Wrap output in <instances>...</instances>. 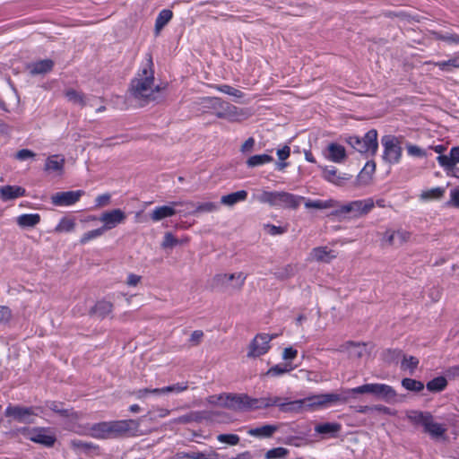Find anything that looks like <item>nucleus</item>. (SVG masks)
Listing matches in <instances>:
<instances>
[{"mask_svg":"<svg viewBox=\"0 0 459 459\" xmlns=\"http://www.w3.org/2000/svg\"><path fill=\"white\" fill-rule=\"evenodd\" d=\"M152 65L151 55H147L145 62L142 64L136 76L130 83V94L141 105L154 100L156 99L155 94L159 91V87L154 84Z\"/></svg>","mask_w":459,"mask_h":459,"instance_id":"nucleus-1","label":"nucleus"},{"mask_svg":"<svg viewBox=\"0 0 459 459\" xmlns=\"http://www.w3.org/2000/svg\"><path fill=\"white\" fill-rule=\"evenodd\" d=\"M199 105L204 112L212 111L218 118L233 119L238 115V108L218 97L201 99Z\"/></svg>","mask_w":459,"mask_h":459,"instance_id":"nucleus-2","label":"nucleus"},{"mask_svg":"<svg viewBox=\"0 0 459 459\" xmlns=\"http://www.w3.org/2000/svg\"><path fill=\"white\" fill-rule=\"evenodd\" d=\"M347 143L357 152L365 154L366 156H373L377 153L378 149L377 143V131L371 129L368 131L363 137L350 136Z\"/></svg>","mask_w":459,"mask_h":459,"instance_id":"nucleus-3","label":"nucleus"},{"mask_svg":"<svg viewBox=\"0 0 459 459\" xmlns=\"http://www.w3.org/2000/svg\"><path fill=\"white\" fill-rule=\"evenodd\" d=\"M18 433L28 438L29 440L44 446L46 447L54 446L56 437L49 428L34 427V428H21L17 429Z\"/></svg>","mask_w":459,"mask_h":459,"instance_id":"nucleus-4","label":"nucleus"},{"mask_svg":"<svg viewBox=\"0 0 459 459\" xmlns=\"http://www.w3.org/2000/svg\"><path fill=\"white\" fill-rule=\"evenodd\" d=\"M380 247L383 248L400 247L411 239V233L403 229H386L377 233Z\"/></svg>","mask_w":459,"mask_h":459,"instance_id":"nucleus-5","label":"nucleus"},{"mask_svg":"<svg viewBox=\"0 0 459 459\" xmlns=\"http://www.w3.org/2000/svg\"><path fill=\"white\" fill-rule=\"evenodd\" d=\"M137 420H120L108 421L109 439L136 436L139 431Z\"/></svg>","mask_w":459,"mask_h":459,"instance_id":"nucleus-6","label":"nucleus"},{"mask_svg":"<svg viewBox=\"0 0 459 459\" xmlns=\"http://www.w3.org/2000/svg\"><path fill=\"white\" fill-rule=\"evenodd\" d=\"M307 411H316L327 408L337 403H344L347 398L339 394L328 393L310 395L306 397Z\"/></svg>","mask_w":459,"mask_h":459,"instance_id":"nucleus-7","label":"nucleus"},{"mask_svg":"<svg viewBox=\"0 0 459 459\" xmlns=\"http://www.w3.org/2000/svg\"><path fill=\"white\" fill-rule=\"evenodd\" d=\"M353 394H371L385 402H392L397 396L395 390L385 384H365L351 390Z\"/></svg>","mask_w":459,"mask_h":459,"instance_id":"nucleus-8","label":"nucleus"},{"mask_svg":"<svg viewBox=\"0 0 459 459\" xmlns=\"http://www.w3.org/2000/svg\"><path fill=\"white\" fill-rule=\"evenodd\" d=\"M383 146V160L388 163L395 164L400 161L402 157V147L397 137L387 134L381 138Z\"/></svg>","mask_w":459,"mask_h":459,"instance_id":"nucleus-9","label":"nucleus"},{"mask_svg":"<svg viewBox=\"0 0 459 459\" xmlns=\"http://www.w3.org/2000/svg\"><path fill=\"white\" fill-rule=\"evenodd\" d=\"M273 338V336L268 333L256 334L247 346V357L248 359H256L267 353Z\"/></svg>","mask_w":459,"mask_h":459,"instance_id":"nucleus-10","label":"nucleus"},{"mask_svg":"<svg viewBox=\"0 0 459 459\" xmlns=\"http://www.w3.org/2000/svg\"><path fill=\"white\" fill-rule=\"evenodd\" d=\"M247 280L244 272L220 273L213 276L212 281L216 286H230L235 290H241Z\"/></svg>","mask_w":459,"mask_h":459,"instance_id":"nucleus-11","label":"nucleus"},{"mask_svg":"<svg viewBox=\"0 0 459 459\" xmlns=\"http://www.w3.org/2000/svg\"><path fill=\"white\" fill-rule=\"evenodd\" d=\"M5 417L24 424H32L37 415L31 407L9 405L5 409Z\"/></svg>","mask_w":459,"mask_h":459,"instance_id":"nucleus-12","label":"nucleus"},{"mask_svg":"<svg viewBox=\"0 0 459 459\" xmlns=\"http://www.w3.org/2000/svg\"><path fill=\"white\" fill-rule=\"evenodd\" d=\"M108 429V421L94 423L88 428L77 424L73 429V430L79 435H88L98 439H109Z\"/></svg>","mask_w":459,"mask_h":459,"instance_id":"nucleus-13","label":"nucleus"},{"mask_svg":"<svg viewBox=\"0 0 459 459\" xmlns=\"http://www.w3.org/2000/svg\"><path fill=\"white\" fill-rule=\"evenodd\" d=\"M338 256V252L327 246H319L311 249L307 260L317 264H331Z\"/></svg>","mask_w":459,"mask_h":459,"instance_id":"nucleus-14","label":"nucleus"},{"mask_svg":"<svg viewBox=\"0 0 459 459\" xmlns=\"http://www.w3.org/2000/svg\"><path fill=\"white\" fill-rule=\"evenodd\" d=\"M253 198L256 201H307L304 197L295 196L286 192L255 190Z\"/></svg>","mask_w":459,"mask_h":459,"instance_id":"nucleus-15","label":"nucleus"},{"mask_svg":"<svg viewBox=\"0 0 459 459\" xmlns=\"http://www.w3.org/2000/svg\"><path fill=\"white\" fill-rule=\"evenodd\" d=\"M374 207V203H348L338 212V215L356 218L368 213Z\"/></svg>","mask_w":459,"mask_h":459,"instance_id":"nucleus-16","label":"nucleus"},{"mask_svg":"<svg viewBox=\"0 0 459 459\" xmlns=\"http://www.w3.org/2000/svg\"><path fill=\"white\" fill-rule=\"evenodd\" d=\"M337 351L346 353L349 359H359L366 351V343L347 341L338 347Z\"/></svg>","mask_w":459,"mask_h":459,"instance_id":"nucleus-17","label":"nucleus"},{"mask_svg":"<svg viewBox=\"0 0 459 459\" xmlns=\"http://www.w3.org/2000/svg\"><path fill=\"white\" fill-rule=\"evenodd\" d=\"M125 219V212L119 209H115L110 212H103L99 218V221L103 222L101 228L106 231L117 227L118 224L122 223Z\"/></svg>","mask_w":459,"mask_h":459,"instance_id":"nucleus-18","label":"nucleus"},{"mask_svg":"<svg viewBox=\"0 0 459 459\" xmlns=\"http://www.w3.org/2000/svg\"><path fill=\"white\" fill-rule=\"evenodd\" d=\"M70 448L76 455H100V447L99 446L91 443L82 441L81 439L74 438L69 441Z\"/></svg>","mask_w":459,"mask_h":459,"instance_id":"nucleus-19","label":"nucleus"},{"mask_svg":"<svg viewBox=\"0 0 459 459\" xmlns=\"http://www.w3.org/2000/svg\"><path fill=\"white\" fill-rule=\"evenodd\" d=\"M47 406L49 410L57 413L59 416L67 419L70 423L74 425V427L83 416L81 412L63 408L62 404L57 402H48Z\"/></svg>","mask_w":459,"mask_h":459,"instance_id":"nucleus-20","label":"nucleus"},{"mask_svg":"<svg viewBox=\"0 0 459 459\" xmlns=\"http://www.w3.org/2000/svg\"><path fill=\"white\" fill-rule=\"evenodd\" d=\"M260 409V398H252L247 394H234V411Z\"/></svg>","mask_w":459,"mask_h":459,"instance_id":"nucleus-21","label":"nucleus"},{"mask_svg":"<svg viewBox=\"0 0 459 459\" xmlns=\"http://www.w3.org/2000/svg\"><path fill=\"white\" fill-rule=\"evenodd\" d=\"M279 410L285 413H302L307 411L306 398L290 401L287 398H281L279 404Z\"/></svg>","mask_w":459,"mask_h":459,"instance_id":"nucleus-22","label":"nucleus"},{"mask_svg":"<svg viewBox=\"0 0 459 459\" xmlns=\"http://www.w3.org/2000/svg\"><path fill=\"white\" fill-rule=\"evenodd\" d=\"M221 416L220 412H209L206 411H191L182 417H178L174 419V422L177 423H189L193 421H201L203 420H214L215 417Z\"/></svg>","mask_w":459,"mask_h":459,"instance_id":"nucleus-23","label":"nucleus"},{"mask_svg":"<svg viewBox=\"0 0 459 459\" xmlns=\"http://www.w3.org/2000/svg\"><path fill=\"white\" fill-rule=\"evenodd\" d=\"M206 403L212 406L222 407L234 411V394H221L210 395Z\"/></svg>","mask_w":459,"mask_h":459,"instance_id":"nucleus-24","label":"nucleus"},{"mask_svg":"<svg viewBox=\"0 0 459 459\" xmlns=\"http://www.w3.org/2000/svg\"><path fill=\"white\" fill-rule=\"evenodd\" d=\"M424 432L428 433L432 438L438 439L444 437L446 432V428L434 420L433 416L430 414L426 423L423 425Z\"/></svg>","mask_w":459,"mask_h":459,"instance_id":"nucleus-25","label":"nucleus"},{"mask_svg":"<svg viewBox=\"0 0 459 459\" xmlns=\"http://www.w3.org/2000/svg\"><path fill=\"white\" fill-rule=\"evenodd\" d=\"M113 304L110 301L102 299L98 301L91 309L90 315L93 317L103 319L111 314Z\"/></svg>","mask_w":459,"mask_h":459,"instance_id":"nucleus-26","label":"nucleus"},{"mask_svg":"<svg viewBox=\"0 0 459 459\" xmlns=\"http://www.w3.org/2000/svg\"><path fill=\"white\" fill-rule=\"evenodd\" d=\"M82 197H88L83 190H73L56 192L50 196V201H79Z\"/></svg>","mask_w":459,"mask_h":459,"instance_id":"nucleus-27","label":"nucleus"},{"mask_svg":"<svg viewBox=\"0 0 459 459\" xmlns=\"http://www.w3.org/2000/svg\"><path fill=\"white\" fill-rule=\"evenodd\" d=\"M0 195L3 199L11 200L23 196H29L26 195V190L19 186H4L0 189Z\"/></svg>","mask_w":459,"mask_h":459,"instance_id":"nucleus-28","label":"nucleus"},{"mask_svg":"<svg viewBox=\"0 0 459 459\" xmlns=\"http://www.w3.org/2000/svg\"><path fill=\"white\" fill-rule=\"evenodd\" d=\"M54 62L51 59H43L28 65L32 75L44 74L52 70Z\"/></svg>","mask_w":459,"mask_h":459,"instance_id":"nucleus-29","label":"nucleus"},{"mask_svg":"<svg viewBox=\"0 0 459 459\" xmlns=\"http://www.w3.org/2000/svg\"><path fill=\"white\" fill-rule=\"evenodd\" d=\"M326 157L333 162H342L346 157L345 148L336 143H332L327 147Z\"/></svg>","mask_w":459,"mask_h":459,"instance_id":"nucleus-30","label":"nucleus"},{"mask_svg":"<svg viewBox=\"0 0 459 459\" xmlns=\"http://www.w3.org/2000/svg\"><path fill=\"white\" fill-rule=\"evenodd\" d=\"M437 160L439 166L451 167L459 163V146L452 147L449 154L438 155Z\"/></svg>","mask_w":459,"mask_h":459,"instance_id":"nucleus-31","label":"nucleus"},{"mask_svg":"<svg viewBox=\"0 0 459 459\" xmlns=\"http://www.w3.org/2000/svg\"><path fill=\"white\" fill-rule=\"evenodd\" d=\"M277 425L266 424L258 428L249 429L247 433L255 437H271L277 430Z\"/></svg>","mask_w":459,"mask_h":459,"instance_id":"nucleus-32","label":"nucleus"},{"mask_svg":"<svg viewBox=\"0 0 459 459\" xmlns=\"http://www.w3.org/2000/svg\"><path fill=\"white\" fill-rule=\"evenodd\" d=\"M39 221L40 216L38 213L22 214L16 218V222L22 229L34 228Z\"/></svg>","mask_w":459,"mask_h":459,"instance_id":"nucleus-33","label":"nucleus"},{"mask_svg":"<svg viewBox=\"0 0 459 459\" xmlns=\"http://www.w3.org/2000/svg\"><path fill=\"white\" fill-rule=\"evenodd\" d=\"M342 429V426L336 422H325L317 424L315 427V431L320 435H330L335 437Z\"/></svg>","mask_w":459,"mask_h":459,"instance_id":"nucleus-34","label":"nucleus"},{"mask_svg":"<svg viewBox=\"0 0 459 459\" xmlns=\"http://www.w3.org/2000/svg\"><path fill=\"white\" fill-rule=\"evenodd\" d=\"M172 19V11L169 9H163L160 12L155 21L154 34L158 36L161 30Z\"/></svg>","mask_w":459,"mask_h":459,"instance_id":"nucleus-35","label":"nucleus"},{"mask_svg":"<svg viewBox=\"0 0 459 459\" xmlns=\"http://www.w3.org/2000/svg\"><path fill=\"white\" fill-rule=\"evenodd\" d=\"M430 413L426 411H406V418L408 420L412 423L415 426H421L426 423L428 418L429 417Z\"/></svg>","mask_w":459,"mask_h":459,"instance_id":"nucleus-36","label":"nucleus"},{"mask_svg":"<svg viewBox=\"0 0 459 459\" xmlns=\"http://www.w3.org/2000/svg\"><path fill=\"white\" fill-rule=\"evenodd\" d=\"M298 272V267L296 264H289L282 267L278 268L275 273L274 276L276 279L280 281H285L291 277H293Z\"/></svg>","mask_w":459,"mask_h":459,"instance_id":"nucleus-37","label":"nucleus"},{"mask_svg":"<svg viewBox=\"0 0 459 459\" xmlns=\"http://www.w3.org/2000/svg\"><path fill=\"white\" fill-rule=\"evenodd\" d=\"M171 391H172L171 386H167V387H163V388H154V389L143 388V389H139V390L134 391V395L137 399H143L149 394H154V395L168 394Z\"/></svg>","mask_w":459,"mask_h":459,"instance_id":"nucleus-38","label":"nucleus"},{"mask_svg":"<svg viewBox=\"0 0 459 459\" xmlns=\"http://www.w3.org/2000/svg\"><path fill=\"white\" fill-rule=\"evenodd\" d=\"M324 178L335 185H341L343 180L348 179L345 174L342 176L338 175L337 169L333 166L326 167L324 169Z\"/></svg>","mask_w":459,"mask_h":459,"instance_id":"nucleus-39","label":"nucleus"},{"mask_svg":"<svg viewBox=\"0 0 459 459\" xmlns=\"http://www.w3.org/2000/svg\"><path fill=\"white\" fill-rule=\"evenodd\" d=\"M65 95L68 101L79 105L80 107H84L88 105V102L84 95L74 89L66 90Z\"/></svg>","mask_w":459,"mask_h":459,"instance_id":"nucleus-40","label":"nucleus"},{"mask_svg":"<svg viewBox=\"0 0 459 459\" xmlns=\"http://www.w3.org/2000/svg\"><path fill=\"white\" fill-rule=\"evenodd\" d=\"M273 158L271 155H268L265 153L253 155L247 159V165L249 168L258 167V166L267 164V163L273 161Z\"/></svg>","mask_w":459,"mask_h":459,"instance_id":"nucleus-41","label":"nucleus"},{"mask_svg":"<svg viewBox=\"0 0 459 459\" xmlns=\"http://www.w3.org/2000/svg\"><path fill=\"white\" fill-rule=\"evenodd\" d=\"M65 160L58 156L48 157L46 160L45 169L48 171L61 172L64 168Z\"/></svg>","mask_w":459,"mask_h":459,"instance_id":"nucleus-42","label":"nucleus"},{"mask_svg":"<svg viewBox=\"0 0 459 459\" xmlns=\"http://www.w3.org/2000/svg\"><path fill=\"white\" fill-rule=\"evenodd\" d=\"M218 91L230 95L235 99V100L244 98L245 94L240 90H238L229 84H219L214 87Z\"/></svg>","mask_w":459,"mask_h":459,"instance_id":"nucleus-43","label":"nucleus"},{"mask_svg":"<svg viewBox=\"0 0 459 459\" xmlns=\"http://www.w3.org/2000/svg\"><path fill=\"white\" fill-rule=\"evenodd\" d=\"M435 65L444 72H451L453 68H459V55H455L448 60L436 62Z\"/></svg>","mask_w":459,"mask_h":459,"instance_id":"nucleus-44","label":"nucleus"},{"mask_svg":"<svg viewBox=\"0 0 459 459\" xmlns=\"http://www.w3.org/2000/svg\"><path fill=\"white\" fill-rule=\"evenodd\" d=\"M446 385V378L445 377H437L427 383V389L430 392H441Z\"/></svg>","mask_w":459,"mask_h":459,"instance_id":"nucleus-45","label":"nucleus"},{"mask_svg":"<svg viewBox=\"0 0 459 459\" xmlns=\"http://www.w3.org/2000/svg\"><path fill=\"white\" fill-rule=\"evenodd\" d=\"M445 193L444 187H434L431 189L424 190L420 194L421 199H440L443 197Z\"/></svg>","mask_w":459,"mask_h":459,"instance_id":"nucleus-46","label":"nucleus"},{"mask_svg":"<svg viewBox=\"0 0 459 459\" xmlns=\"http://www.w3.org/2000/svg\"><path fill=\"white\" fill-rule=\"evenodd\" d=\"M402 385L405 389L413 392H420L424 388V384L422 382L412 378H403L402 380Z\"/></svg>","mask_w":459,"mask_h":459,"instance_id":"nucleus-47","label":"nucleus"},{"mask_svg":"<svg viewBox=\"0 0 459 459\" xmlns=\"http://www.w3.org/2000/svg\"><path fill=\"white\" fill-rule=\"evenodd\" d=\"M418 365H419V359L416 357L404 356L402 360V363H401V368L403 370H409L410 373H413V371L416 369Z\"/></svg>","mask_w":459,"mask_h":459,"instance_id":"nucleus-48","label":"nucleus"},{"mask_svg":"<svg viewBox=\"0 0 459 459\" xmlns=\"http://www.w3.org/2000/svg\"><path fill=\"white\" fill-rule=\"evenodd\" d=\"M104 232H105L104 229H102L101 227L99 229H95V230L87 231L80 238V243L82 245H84V244L90 242L91 240L102 236L104 234Z\"/></svg>","mask_w":459,"mask_h":459,"instance_id":"nucleus-49","label":"nucleus"},{"mask_svg":"<svg viewBox=\"0 0 459 459\" xmlns=\"http://www.w3.org/2000/svg\"><path fill=\"white\" fill-rule=\"evenodd\" d=\"M75 222L74 220L64 218L56 228V232H70L74 230Z\"/></svg>","mask_w":459,"mask_h":459,"instance_id":"nucleus-50","label":"nucleus"},{"mask_svg":"<svg viewBox=\"0 0 459 459\" xmlns=\"http://www.w3.org/2000/svg\"><path fill=\"white\" fill-rule=\"evenodd\" d=\"M247 192L246 190L236 191L221 197L220 201H242L247 199Z\"/></svg>","mask_w":459,"mask_h":459,"instance_id":"nucleus-51","label":"nucleus"},{"mask_svg":"<svg viewBox=\"0 0 459 459\" xmlns=\"http://www.w3.org/2000/svg\"><path fill=\"white\" fill-rule=\"evenodd\" d=\"M281 401V397L280 396H266L261 397V409H267L272 406H277L279 408L280 402Z\"/></svg>","mask_w":459,"mask_h":459,"instance_id":"nucleus-52","label":"nucleus"},{"mask_svg":"<svg viewBox=\"0 0 459 459\" xmlns=\"http://www.w3.org/2000/svg\"><path fill=\"white\" fill-rule=\"evenodd\" d=\"M288 454V450L284 447H276L270 449L265 454L266 459H280L284 458Z\"/></svg>","mask_w":459,"mask_h":459,"instance_id":"nucleus-53","label":"nucleus"},{"mask_svg":"<svg viewBox=\"0 0 459 459\" xmlns=\"http://www.w3.org/2000/svg\"><path fill=\"white\" fill-rule=\"evenodd\" d=\"M204 337V331L202 330H195L191 333L189 339H188V344L190 347H196L199 346Z\"/></svg>","mask_w":459,"mask_h":459,"instance_id":"nucleus-54","label":"nucleus"},{"mask_svg":"<svg viewBox=\"0 0 459 459\" xmlns=\"http://www.w3.org/2000/svg\"><path fill=\"white\" fill-rule=\"evenodd\" d=\"M438 40L446 42L448 44L459 45V35L455 33L444 32L437 35Z\"/></svg>","mask_w":459,"mask_h":459,"instance_id":"nucleus-55","label":"nucleus"},{"mask_svg":"<svg viewBox=\"0 0 459 459\" xmlns=\"http://www.w3.org/2000/svg\"><path fill=\"white\" fill-rule=\"evenodd\" d=\"M170 215H172V208L169 207V206H161V207L157 208L153 212L152 218L154 221H159L162 218H165V217H168Z\"/></svg>","mask_w":459,"mask_h":459,"instance_id":"nucleus-56","label":"nucleus"},{"mask_svg":"<svg viewBox=\"0 0 459 459\" xmlns=\"http://www.w3.org/2000/svg\"><path fill=\"white\" fill-rule=\"evenodd\" d=\"M218 441L230 446H236L239 443V437L235 434H221L217 437Z\"/></svg>","mask_w":459,"mask_h":459,"instance_id":"nucleus-57","label":"nucleus"},{"mask_svg":"<svg viewBox=\"0 0 459 459\" xmlns=\"http://www.w3.org/2000/svg\"><path fill=\"white\" fill-rule=\"evenodd\" d=\"M406 149H407V153L410 156H412V157H425L426 156V152L417 145L409 143V144H407Z\"/></svg>","mask_w":459,"mask_h":459,"instance_id":"nucleus-58","label":"nucleus"},{"mask_svg":"<svg viewBox=\"0 0 459 459\" xmlns=\"http://www.w3.org/2000/svg\"><path fill=\"white\" fill-rule=\"evenodd\" d=\"M290 369L287 368V366L281 367L280 365H276L269 368L264 376H279L284 373L289 372Z\"/></svg>","mask_w":459,"mask_h":459,"instance_id":"nucleus-59","label":"nucleus"},{"mask_svg":"<svg viewBox=\"0 0 459 459\" xmlns=\"http://www.w3.org/2000/svg\"><path fill=\"white\" fill-rule=\"evenodd\" d=\"M142 282V276L134 273H129L126 280V284L128 287H136Z\"/></svg>","mask_w":459,"mask_h":459,"instance_id":"nucleus-60","label":"nucleus"},{"mask_svg":"<svg viewBox=\"0 0 459 459\" xmlns=\"http://www.w3.org/2000/svg\"><path fill=\"white\" fill-rule=\"evenodd\" d=\"M191 386V384L187 380H180L174 384V394L182 393L187 391Z\"/></svg>","mask_w":459,"mask_h":459,"instance_id":"nucleus-61","label":"nucleus"},{"mask_svg":"<svg viewBox=\"0 0 459 459\" xmlns=\"http://www.w3.org/2000/svg\"><path fill=\"white\" fill-rule=\"evenodd\" d=\"M12 317V311L6 306H0V323H7Z\"/></svg>","mask_w":459,"mask_h":459,"instance_id":"nucleus-62","label":"nucleus"},{"mask_svg":"<svg viewBox=\"0 0 459 459\" xmlns=\"http://www.w3.org/2000/svg\"><path fill=\"white\" fill-rule=\"evenodd\" d=\"M35 156V153L28 149H22L18 151L15 154V158L19 160H25L30 158H33Z\"/></svg>","mask_w":459,"mask_h":459,"instance_id":"nucleus-63","label":"nucleus"},{"mask_svg":"<svg viewBox=\"0 0 459 459\" xmlns=\"http://www.w3.org/2000/svg\"><path fill=\"white\" fill-rule=\"evenodd\" d=\"M264 231L272 236L280 235L283 233V229L275 225L266 224L264 227Z\"/></svg>","mask_w":459,"mask_h":459,"instance_id":"nucleus-64","label":"nucleus"}]
</instances>
